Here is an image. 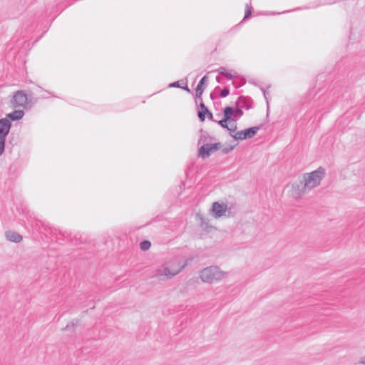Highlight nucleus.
Listing matches in <instances>:
<instances>
[{
  "label": "nucleus",
  "instance_id": "nucleus-1",
  "mask_svg": "<svg viewBox=\"0 0 365 365\" xmlns=\"http://www.w3.org/2000/svg\"><path fill=\"white\" fill-rule=\"evenodd\" d=\"M325 175V170L322 167L317 170L303 174L299 178V181L292 185L291 195L295 200H299L302 196L318 187Z\"/></svg>",
  "mask_w": 365,
  "mask_h": 365
},
{
  "label": "nucleus",
  "instance_id": "nucleus-2",
  "mask_svg": "<svg viewBox=\"0 0 365 365\" xmlns=\"http://www.w3.org/2000/svg\"><path fill=\"white\" fill-rule=\"evenodd\" d=\"M187 265V263L182 262L179 257H175L165 264L158 268L154 274V277L164 279H171L178 274Z\"/></svg>",
  "mask_w": 365,
  "mask_h": 365
},
{
  "label": "nucleus",
  "instance_id": "nucleus-3",
  "mask_svg": "<svg viewBox=\"0 0 365 365\" xmlns=\"http://www.w3.org/2000/svg\"><path fill=\"white\" fill-rule=\"evenodd\" d=\"M227 275V273L221 271L218 267L210 266L200 272V277L203 282L212 284L222 280Z\"/></svg>",
  "mask_w": 365,
  "mask_h": 365
},
{
  "label": "nucleus",
  "instance_id": "nucleus-4",
  "mask_svg": "<svg viewBox=\"0 0 365 365\" xmlns=\"http://www.w3.org/2000/svg\"><path fill=\"white\" fill-rule=\"evenodd\" d=\"M259 128H260L259 126H255L244 130L236 132L235 135H232V138L237 140H243L247 138H252L257 134Z\"/></svg>",
  "mask_w": 365,
  "mask_h": 365
},
{
  "label": "nucleus",
  "instance_id": "nucleus-5",
  "mask_svg": "<svg viewBox=\"0 0 365 365\" xmlns=\"http://www.w3.org/2000/svg\"><path fill=\"white\" fill-rule=\"evenodd\" d=\"M220 143H215L209 145H202L198 150V155L202 158L209 157L212 153L221 148Z\"/></svg>",
  "mask_w": 365,
  "mask_h": 365
},
{
  "label": "nucleus",
  "instance_id": "nucleus-6",
  "mask_svg": "<svg viewBox=\"0 0 365 365\" xmlns=\"http://www.w3.org/2000/svg\"><path fill=\"white\" fill-rule=\"evenodd\" d=\"M220 143H215L209 145H202L198 150V155L202 158L209 157L212 153L221 148Z\"/></svg>",
  "mask_w": 365,
  "mask_h": 365
},
{
  "label": "nucleus",
  "instance_id": "nucleus-7",
  "mask_svg": "<svg viewBox=\"0 0 365 365\" xmlns=\"http://www.w3.org/2000/svg\"><path fill=\"white\" fill-rule=\"evenodd\" d=\"M14 107H22L24 108L28 103L27 95L23 91H19L14 95L12 100L11 101Z\"/></svg>",
  "mask_w": 365,
  "mask_h": 365
},
{
  "label": "nucleus",
  "instance_id": "nucleus-8",
  "mask_svg": "<svg viewBox=\"0 0 365 365\" xmlns=\"http://www.w3.org/2000/svg\"><path fill=\"white\" fill-rule=\"evenodd\" d=\"M227 211V205L225 204H220L218 202H215L211 207L210 212L213 217L220 218L222 217Z\"/></svg>",
  "mask_w": 365,
  "mask_h": 365
},
{
  "label": "nucleus",
  "instance_id": "nucleus-9",
  "mask_svg": "<svg viewBox=\"0 0 365 365\" xmlns=\"http://www.w3.org/2000/svg\"><path fill=\"white\" fill-rule=\"evenodd\" d=\"M224 118L217 121V123L223 128H228V121L231 120L232 107L227 106L224 108Z\"/></svg>",
  "mask_w": 365,
  "mask_h": 365
},
{
  "label": "nucleus",
  "instance_id": "nucleus-10",
  "mask_svg": "<svg viewBox=\"0 0 365 365\" xmlns=\"http://www.w3.org/2000/svg\"><path fill=\"white\" fill-rule=\"evenodd\" d=\"M11 128V123L9 122L7 119H0V136L7 137Z\"/></svg>",
  "mask_w": 365,
  "mask_h": 365
},
{
  "label": "nucleus",
  "instance_id": "nucleus-11",
  "mask_svg": "<svg viewBox=\"0 0 365 365\" xmlns=\"http://www.w3.org/2000/svg\"><path fill=\"white\" fill-rule=\"evenodd\" d=\"M252 99L249 97L240 96L236 102V106L242 109H250L252 106Z\"/></svg>",
  "mask_w": 365,
  "mask_h": 365
},
{
  "label": "nucleus",
  "instance_id": "nucleus-12",
  "mask_svg": "<svg viewBox=\"0 0 365 365\" xmlns=\"http://www.w3.org/2000/svg\"><path fill=\"white\" fill-rule=\"evenodd\" d=\"M24 115V112L21 110H15L11 113L6 114L5 119H7L9 122L19 120L21 119Z\"/></svg>",
  "mask_w": 365,
  "mask_h": 365
},
{
  "label": "nucleus",
  "instance_id": "nucleus-13",
  "mask_svg": "<svg viewBox=\"0 0 365 365\" xmlns=\"http://www.w3.org/2000/svg\"><path fill=\"white\" fill-rule=\"evenodd\" d=\"M7 240L13 242H19L22 240V236L14 231H7L5 233Z\"/></svg>",
  "mask_w": 365,
  "mask_h": 365
},
{
  "label": "nucleus",
  "instance_id": "nucleus-14",
  "mask_svg": "<svg viewBox=\"0 0 365 365\" xmlns=\"http://www.w3.org/2000/svg\"><path fill=\"white\" fill-rule=\"evenodd\" d=\"M213 139L214 138L210 136L207 132L200 130V137L198 140V144L209 145V142Z\"/></svg>",
  "mask_w": 365,
  "mask_h": 365
},
{
  "label": "nucleus",
  "instance_id": "nucleus-15",
  "mask_svg": "<svg viewBox=\"0 0 365 365\" xmlns=\"http://www.w3.org/2000/svg\"><path fill=\"white\" fill-rule=\"evenodd\" d=\"M207 80V78L206 76H205L199 81V83H198V84L197 86V88L195 89L196 98H201L202 95L203 91H204L203 85L206 83Z\"/></svg>",
  "mask_w": 365,
  "mask_h": 365
},
{
  "label": "nucleus",
  "instance_id": "nucleus-16",
  "mask_svg": "<svg viewBox=\"0 0 365 365\" xmlns=\"http://www.w3.org/2000/svg\"><path fill=\"white\" fill-rule=\"evenodd\" d=\"M216 72L226 77L229 80H231L234 78V76L230 72H229L225 67H220L218 69L216 70Z\"/></svg>",
  "mask_w": 365,
  "mask_h": 365
},
{
  "label": "nucleus",
  "instance_id": "nucleus-17",
  "mask_svg": "<svg viewBox=\"0 0 365 365\" xmlns=\"http://www.w3.org/2000/svg\"><path fill=\"white\" fill-rule=\"evenodd\" d=\"M232 113H231V118L233 117L235 119H233L232 120L234 121L239 119L243 115L242 110L238 107H237V108L235 109L232 108Z\"/></svg>",
  "mask_w": 365,
  "mask_h": 365
},
{
  "label": "nucleus",
  "instance_id": "nucleus-18",
  "mask_svg": "<svg viewBox=\"0 0 365 365\" xmlns=\"http://www.w3.org/2000/svg\"><path fill=\"white\" fill-rule=\"evenodd\" d=\"M196 216L200 220L201 227L204 228H207L209 220L207 218L202 216L201 215L197 214Z\"/></svg>",
  "mask_w": 365,
  "mask_h": 365
},
{
  "label": "nucleus",
  "instance_id": "nucleus-19",
  "mask_svg": "<svg viewBox=\"0 0 365 365\" xmlns=\"http://www.w3.org/2000/svg\"><path fill=\"white\" fill-rule=\"evenodd\" d=\"M151 243L148 240H144L140 243V247L143 251H146L150 249Z\"/></svg>",
  "mask_w": 365,
  "mask_h": 365
},
{
  "label": "nucleus",
  "instance_id": "nucleus-20",
  "mask_svg": "<svg viewBox=\"0 0 365 365\" xmlns=\"http://www.w3.org/2000/svg\"><path fill=\"white\" fill-rule=\"evenodd\" d=\"M228 122L230 123V125H228V128L227 130L230 131V135L232 137V135H235L233 133L237 130V124L235 123H232V120Z\"/></svg>",
  "mask_w": 365,
  "mask_h": 365
},
{
  "label": "nucleus",
  "instance_id": "nucleus-21",
  "mask_svg": "<svg viewBox=\"0 0 365 365\" xmlns=\"http://www.w3.org/2000/svg\"><path fill=\"white\" fill-rule=\"evenodd\" d=\"M6 137L0 136V156L4 153Z\"/></svg>",
  "mask_w": 365,
  "mask_h": 365
},
{
  "label": "nucleus",
  "instance_id": "nucleus-22",
  "mask_svg": "<svg viewBox=\"0 0 365 365\" xmlns=\"http://www.w3.org/2000/svg\"><path fill=\"white\" fill-rule=\"evenodd\" d=\"M252 6L248 5V4H247L246 5V8H245L244 20L248 19L252 15Z\"/></svg>",
  "mask_w": 365,
  "mask_h": 365
},
{
  "label": "nucleus",
  "instance_id": "nucleus-23",
  "mask_svg": "<svg viewBox=\"0 0 365 365\" xmlns=\"http://www.w3.org/2000/svg\"><path fill=\"white\" fill-rule=\"evenodd\" d=\"M230 94V89L227 87H225L220 92V97L225 98Z\"/></svg>",
  "mask_w": 365,
  "mask_h": 365
},
{
  "label": "nucleus",
  "instance_id": "nucleus-24",
  "mask_svg": "<svg viewBox=\"0 0 365 365\" xmlns=\"http://www.w3.org/2000/svg\"><path fill=\"white\" fill-rule=\"evenodd\" d=\"M39 222L41 223L42 226L45 227V230H46L48 229L50 230L51 234H53L55 235H57L58 230L56 229H52L51 227H48L47 225H45L44 223L41 222V221H39Z\"/></svg>",
  "mask_w": 365,
  "mask_h": 365
},
{
  "label": "nucleus",
  "instance_id": "nucleus-25",
  "mask_svg": "<svg viewBox=\"0 0 365 365\" xmlns=\"http://www.w3.org/2000/svg\"><path fill=\"white\" fill-rule=\"evenodd\" d=\"M234 148H235V147H234V146H232V145H230V146L227 147V148H222V153L223 154L229 153L230 152H231V151L234 149Z\"/></svg>",
  "mask_w": 365,
  "mask_h": 365
},
{
  "label": "nucleus",
  "instance_id": "nucleus-26",
  "mask_svg": "<svg viewBox=\"0 0 365 365\" xmlns=\"http://www.w3.org/2000/svg\"><path fill=\"white\" fill-rule=\"evenodd\" d=\"M205 114L206 113H204L203 111H199L198 112V118L200 121H204L205 119Z\"/></svg>",
  "mask_w": 365,
  "mask_h": 365
},
{
  "label": "nucleus",
  "instance_id": "nucleus-27",
  "mask_svg": "<svg viewBox=\"0 0 365 365\" xmlns=\"http://www.w3.org/2000/svg\"><path fill=\"white\" fill-rule=\"evenodd\" d=\"M200 107L201 108L200 111H203L204 113H207L209 110L208 108L205 106V105L202 102H201L200 103Z\"/></svg>",
  "mask_w": 365,
  "mask_h": 365
},
{
  "label": "nucleus",
  "instance_id": "nucleus-28",
  "mask_svg": "<svg viewBox=\"0 0 365 365\" xmlns=\"http://www.w3.org/2000/svg\"><path fill=\"white\" fill-rule=\"evenodd\" d=\"M169 87H175V88H181L182 86L180 85L179 81H175L169 85Z\"/></svg>",
  "mask_w": 365,
  "mask_h": 365
},
{
  "label": "nucleus",
  "instance_id": "nucleus-29",
  "mask_svg": "<svg viewBox=\"0 0 365 365\" xmlns=\"http://www.w3.org/2000/svg\"><path fill=\"white\" fill-rule=\"evenodd\" d=\"M206 114H207V118H208L210 120H212V121L216 122V120H215L213 119V115H212V113H211L210 110H208V112H207V113H206Z\"/></svg>",
  "mask_w": 365,
  "mask_h": 365
},
{
  "label": "nucleus",
  "instance_id": "nucleus-30",
  "mask_svg": "<svg viewBox=\"0 0 365 365\" xmlns=\"http://www.w3.org/2000/svg\"><path fill=\"white\" fill-rule=\"evenodd\" d=\"M262 91L263 92L264 97L267 103H268L267 93L264 88H262Z\"/></svg>",
  "mask_w": 365,
  "mask_h": 365
},
{
  "label": "nucleus",
  "instance_id": "nucleus-31",
  "mask_svg": "<svg viewBox=\"0 0 365 365\" xmlns=\"http://www.w3.org/2000/svg\"><path fill=\"white\" fill-rule=\"evenodd\" d=\"M70 326L73 327L75 326V324L73 322H71V324H68L63 329L67 330L70 328Z\"/></svg>",
  "mask_w": 365,
  "mask_h": 365
},
{
  "label": "nucleus",
  "instance_id": "nucleus-32",
  "mask_svg": "<svg viewBox=\"0 0 365 365\" xmlns=\"http://www.w3.org/2000/svg\"><path fill=\"white\" fill-rule=\"evenodd\" d=\"M181 88H182L183 90L187 91V92H190V90L189 89V88L187 87V85H185V86H182Z\"/></svg>",
  "mask_w": 365,
  "mask_h": 365
},
{
  "label": "nucleus",
  "instance_id": "nucleus-33",
  "mask_svg": "<svg viewBox=\"0 0 365 365\" xmlns=\"http://www.w3.org/2000/svg\"><path fill=\"white\" fill-rule=\"evenodd\" d=\"M216 81L218 82V83H221L222 82V78L220 77V76H217L216 77Z\"/></svg>",
  "mask_w": 365,
  "mask_h": 365
},
{
  "label": "nucleus",
  "instance_id": "nucleus-34",
  "mask_svg": "<svg viewBox=\"0 0 365 365\" xmlns=\"http://www.w3.org/2000/svg\"><path fill=\"white\" fill-rule=\"evenodd\" d=\"M362 364H365V356L361 359V361Z\"/></svg>",
  "mask_w": 365,
  "mask_h": 365
}]
</instances>
